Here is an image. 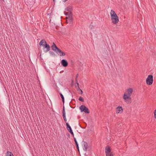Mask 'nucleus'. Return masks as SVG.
<instances>
[{"mask_svg":"<svg viewBox=\"0 0 156 156\" xmlns=\"http://www.w3.org/2000/svg\"><path fill=\"white\" fill-rule=\"evenodd\" d=\"M110 15L112 23L115 24H116L118 23L119 21V18L113 10H111Z\"/></svg>","mask_w":156,"mask_h":156,"instance_id":"nucleus-1","label":"nucleus"},{"mask_svg":"<svg viewBox=\"0 0 156 156\" xmlns=\"http://www.w3.org/2000/svg\"><path fill=\"white\" fill-rule=\"evenodd\" d=\"M51 48L53 50L56 52L60 56H65L66 54L63 52L62 51L60 50L56 45L53 42L51 46Z\"/></svg>","mask_w":156,"mask_h":156,"instance_id":"nucleus-2","label":"nucleus"},{"mask_svg":"<svg viewBox=\"0 0 156 156\" xmlns=\"http://www.w3.org/2000/svg\"><path fill=\"white\" fill-rule=\"evenodd\" d=\"M130 96L129 95L126 94H124L123 97V99L124 101L127 104L131 103V98Z\"/></svg>","mask_w":156,"mask_h":156,"instance_id":"nucleus-3","label":"nucleus"},{"mask_svg":"<svg viewBox=\"0 0 156 156\" xmlns=\"http://www.w3.org/2000/svg\"><path fill=\"white\" fill-rule=\"evenodd\" d=\"M153 81V76L152 75H148L146 80V82L148 85H151Z\"/></svg>","mask_w":156,"mask_h":156,"instance_id":"nucleus-4","label":"nucleus"},{"mask_svg":"<svg viewBox=\"0 0 156 156\" xmlns=\"http://www.w3.org/2000/svg\"><path fill=\"white\" fill-rule=\"evenodd\" d=\"M79 108L81 112H84L85 113L87 114L90 113V111L84 105H81Z\"/></svg>","mask_w":156,"mask_h":156,"instance_id":"nucleus-5","label":"nucleus"},{"mask_svg":"<svg viewBox=\"0 0 156 156\" xmlns=\"http://www.w3.org/2000/svg\"><path fill=\"white\" fill-rule=\"evenodd\" d=\"M44 48H43V50H44V51L46 53L48 51L50 50V47L49 44L47 43L44 44Z\"/></svg>","mask_w":156,"mask_h":156,"instance_id":"nucleus-6","label":"nucleus"},{"mask_svg":"<svg viewBox=\"0 0 156 156\" xmlns=\"http://www.w3.org/2000/svg\"><path fill=\"white\" fill-rule=\"evenodd\" d=\"M133 92V90L131 88H129L128 89L125 91L124 94L131 96Z\"/></svg>","mask_w":156,"mask_h":156,"instance_id":"nucleus-7","label":"nucleus"},{"mask_svg":"<svg viewBox=\"0 0 156 156\" xmlns=\"http://www.w3.org/2000/svg\"><path fill=\"white\" fill-rule=\"evenodd\" d=\"M111 152V150L109 147H107L105 148V153L106 156L108 155V154H112Z\"/></svg>","mask_w":156,"mask_h":156,"instance_id":"nucleus-8","label":"nucleus"},{"mask_svg":"<svg viewBox=\"0 0 156 156\" xmlns=\"http://www.w3.org/2000/svg\"><path fill=\"white\" fill-rule=\"evenodd\" d=\"M62 65L64 67H67L68 65V62L67 61L63 59L61 62Z\"/></svg>","mask_w":156,"mask_h":156,"instance_id":"nucleus-9","label":"nucleus"},{"mask_svg":"<svg viewBox=\"0 0 156 156\" xmlns=\"http://www.w3.org/2000/svg\"><path fill=\"white\" fill-rule=\"evenodd\" d=\"M83 150L86 151L88 148V144L87 142L85 141H83Z\"/></svg>","mask_w":156,"mask_h":156,"instance_id":"nucleus-10","label":"nucleus"},{"mask_svg":"<svg viewBox=\"0 0 156 156\" xmlns=\"http://www.w3.org/2000/svg\"><path fill=\"white\" fill-rule=\"evenodd\" d=\"M123 111V109L122 107L120 106H118L116 108V113L118 114L121 111L122 112Z\"/></svg>","mask_w":156,"mask_h":156,"instance_id":"nucleus-11","label":"nucleus"},{"mask_svg":"<svg viewBox=\"0 0 156 156\" xmlns=\"http://www.w3.org/2000/svg\"><path fill=\"white\" fill-rule=\"evenodd\" d=\"M66 19V22L67 23H70L72 22L73 20V19L72 16L69 17H67Z\"/></svg>","mask_w":156,"mask_h":156,"instance_id":"nucleus-12","label":"nucleus"},{"mask_svg":"<svg viewBox=\"0 0 156 156\" xmlns=\"http://www.w3.org/2000/svg\"><path fill=\"white\" fill-rule=\"evenodd\" d=\"M66 126L67 129L69 132L72 131L71 127L68 122L66 123Z\"/></svg>","mask_w":156,"mask_h":156,"instance_id":"nucleus-13","label":"nucleus"},{"mask_svg":"<svg viewBox=\"0 0 156 156\" xmlns=\"http://www.w3.org/2000/svg\"><path fill=\"white\" fill-rule=\"evenodd\" d=\"M64 13L65 14L66 16H68V17H70L71 16H72V11H70V12H64Z\"/></svg>","mask_w":156,"mask_h":156,"instance_id":"nucleus-14","label":"nucleus"},{"mask_svg":"<svg viewBox=\"0 0 156 156\" xmlns=\"http://www.w3.org/2000/svg\"><path fill=\"white\" fill-rule=\"evenodd\" d=\"M46 42L44 40H42L40 42L39 44L40 46H44V44L43 43L45 44L46 43Z\"/></svg>","mask_w":156,"mask_h":156,"instance_id":"nucleus-15","label":"nucleus"},{"mask_svg":"<svg viewBox=\"0 0 156 156\" xmlns=\"http://www.w3.org/2000/svg\"><path fill=\"white\" fill-rule=\"evenodd\" d=\"M6 156H14L13 154L11 152L7 151L6 153Z\"/></svg>","mask_w":156,"mask_h":156,"instance_id":"nucleus-16","label":"nucleus"},{"mask_svg":"<svg viewBox=\"0 0 156 156\" xmlns=\"http://www.w3.org/2000/svg\"><path fill=\"white\" fill-rule=\"evenodd\" d=\"M59 94H60V96L62 98L63 103L64 104V102H65L64 97L63 95L61 93H60Z\"/></svg>","mask_w":156,"mask_h":156,"instance_id":"nucleus-17","label":"nucleus"},{"mask_svg":"<svg viewBox=\"0 0 156 156\" xmlns=\"http://www.w3.org/2000/svg\"><path fill=\"white\" fill-rule=\"evenodd\" d=\"M66 10L69 12L72 11V8L71 7H68L66 9Z\"/></svg>","mask_w":156,"mask_h":156,"instance_id":"nucleus-18","label":"nucleus"},{"mask_svg":"<svg viewBox=\"0 0 156 156\" xmlns=\"http://www.w3.org/2000/svg\"><path fill=\"white\" fill-rule=\"evenodd\" d=\"M49 54L52 56H55V54L53 51H49Z\"/></svg>","mask_w":156,"mask_h":156,"instance_id":"nucleus-19","label":"nucleus"},{"mask_svg":"<svg viewBox=\"0 0 156 156\" xmlns=\"http://www.w3.org/2000/svg\"><path fill=\"white\" fill-rule=\"evenodd\" d=\"M63 118L64 119V120L65 121V122H66V121H67V120H66V115H63Z\"/></svg>","mask_w":156,"mask_h":156,"instance_id":"nucleus-20","label":"nucleus"},{"mask_svg":"<svg viewBox=\"0 0 156 156\" xmlns=\"http://www.w3.org/2000/svg\"><path fill=\"white\" fill-rule=\"evenodd\" d=\"M79 100L82 102H83L84 101L83 98L81 97H80V98H79Z\"/></svg>","mask_w":156,"mask_h":156,"instance_id":"nucleus-21","label":"nucleus"},{"mask_svg":"<svg viewBox=\"0 0 156 156\" xmlns=\"http://www.w3.org/2000/svg\"><path fill=\"white\" fill-rule=\"evenodd\" d=\"M62 114L63 115H66V113L65 111V108L64 106H63V110H62Z\"/></svg>","mask_w":156,"mask_h":156,"instance_id":"nucleus-22","label":"nucleus"},{"mask_svg":"<svg viewBox=\"0 0 156 156\" xmlns=\"http://www.w3.org/2000/svg\"><path fill=\"white\" fill-rule=\"evenodd\" d=\"M154 118L156 119V109L155 110L154 112Z\"/></svg>","mask_w":156,"mask_h":156,"instance_id":"nucleus-23","label":"nucleus"},{"mask_svg":"<svg viewBox=\"0 0 156 156\" xmlns=\"http://www.w3.org/2000/svg\"><path fill=\"white\" fill-rule=\"evenodd\" d=\"M76 147L77 149L79 151V146H78V144H76Z\"/></svg>","mask_w":156,"mask_h":156,"instance_id":"nucleus-24","label":"nucleus"},{"mask_svg":"<svg viewBox=\"0 0 156 156\" xmlns=\"http://www.w3.org/2000/svg\"><path fill=\"white\" fill-rule=\"evenodd\" d=\"M74 141L75 143V144H78L77 142V140H76V139L74 137Z\"/></svg>","mask_w":156,"mask_h":156,"instance_id":"nucleus-25","label":"nucleus"},{"mask_svg":"<svg viewBox=\"0 0 156 156\" xmlns=\"http://www.w3.org/2000/svg\"><path fill=\"white\" fill-rule=\"evenodd\" d=\"M72 135V136L73 137H74V133H73V131H71L70 132H69Z\"/></svg>","mask_w":156,"mask_h":156,"instance_id":"nucleus-26","label":"nucleus"},{"mask_svg":"<svg viewBox=\"0 0 156 156\" xmlns=\"http://www.w3.org/2000/svg\"><path fill=\"white\" fill-rule=\"evenodd\" d=\"M76 83L77 84V86L78 87V88L79 89L80 87H79V83H78V82H76Z\"/></svg>","mask_w":156,"mask_h":156,"instance_id":"nucleus-27","label":"nucleus"},{"mask_svg":"<svg viewBox=\"0 0 156 156\" xmlns=\"http://www.w3.org/2000/svg\"><path fill=\"white\" fill-rule=\"evenodd\" d=\"M78 89L79 90H80V92H81V94H82L83 93V91L82 90H81L80 89V88H79V89Z\"/></svg>","mask_w":156,"mask_h":156,"instance_id":"nucleus-28","label":"nucleus"},{"mask_svg":"<svg viewBox=\"0 0 156 156\" xmlns=\"http://www.w3.org/2000/svg\"><path fill=\"white\" fill-rule=\"evenodd\" d=\"M106 156H113V154H108V155Z\"/></svg>","mask_w":156,"mask_h":156,"instance_id":"nucleus-29","label":"nucleus"},{"mask_svg":"<svg viewBox=\"0 0 156 156\" xmlns=\"http://www.w3.org/2000/svg\"><path fill=\"white\" fill-rule=\"evenodd\" d=\"M78 74H77L76 75V78H78Z\"/></svg>","mask_w":156,"mask_h":156,"instance_id":"nucleus-30","label":"nucleus"},{"mask_svg":"<svg viewBox=\"0 0 156 156\" xmlns=\"http://www.w3.org/2000/svg\"><path fill=\"white\" fill-rule=\"evenodd\" d=\"M75 81H76V82H78L77 81V78H75Z\"/></svg>","mask_w":156,"mask_h":156,"instance_id":"nucleus-31","label":"nucleus"},{"mask_svg":"<svg viewBox=\"0 0 156 156\" xmlns=\"http://www.w3.org/2000/svg\"><path fill=\"white\" fill-rule=\"evenodd\" d=\"M2 1H3L4 2L5 1V0H2Z\"/></svg>","mask_w":156,"mask_h":156,"instance_id":"nucleus-32","label":"nucleus"},{"mask_svg":"<svg viewBox=\"0 0 156 156\" xmlns=\"http://www.w3.org/2000/svg\"><path fill=\"white\" fill-rule=\"evenodd\" d=\"M54 2H55V0H53Z\"/></svg>","mask_w":156,"mask_h":156,"instance_id":"nucleus-33","label":"nucleus"}]
</instances>
